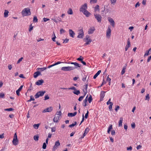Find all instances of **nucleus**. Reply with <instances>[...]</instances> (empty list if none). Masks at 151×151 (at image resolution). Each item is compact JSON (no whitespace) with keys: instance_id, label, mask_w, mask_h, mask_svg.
<instances>
[{"instance_id":"6","label":"nucleus","mask_w":151,"mask_h":151,"mask_svg":"<svg viewBox=\"0 0 151 151\" xmlns=\"http://www.w3.org/2000/svg\"><path fill=\"white\" fill-rule=\"evenodd\" d=\"M87 9V4L86 3H85L83 5H82L81 6L80 9V12H83L86 10Z\"/></svg>"},{"instance_id":"40","label":"nucleus","mask_w":151,"mask_h":151,"mask_svg":"<svg viewBox=\"0 0 151 151\" xmlns=\"http://www.w3.org/2000/svg\"><path fill=\"white\" fill-rule=\"evenodd\" d=\"M83 58L81 56L79 58L77 59V60L81 62V61L83 60Z\"/></svg>"},{"instance_id":"59","label":"nucleus","mask_w":151,"mask_h":151,"mask_svg":"<svg viewBox=\"0 0 151 151\" xmlns=\"http://www.w3.org/2000/svg\"><path fill=\"white\" fill-rule=\"evenodd\" d=\"M111 101V99H110L107 102L106 104L107 105H109V104H110L111 103H112L110 102Z\"/></svg>"},{"instance_id":"54","label":"nucleus","mask_w":151,"mask_h":151,"mask_svg":"<svg viewBox=\"0 0 151 151\" xmlns=\"http://www.w3.org/2000/svg\"><path fill=\"white\" fill-rule=\"evenodd\" d=\"M69 40L67 38L65 40H64V41L63 43H67L68 42Z\"/></svg>"},{"instance_id":"26","label":"nucleus","mask_w":151,"mask_h":151,"mask_svg":"<svg viewBox=\"0 0 151 151\" xmlns=\"http://www.w3.org/2000/svg\"><path fill=\"white\" fill-rule=\"evenodd\" d=\"M9 11L6 10H4V17H7L8 15Z\"/></svg>"},{"instance_id":"46","label":"nucleus","mask_w":151,"mask_h":151,"mask_svg":"<svg viewBox=\"0 0 151 151\" xmlns=\"http://www.w3.org/2000/svg\"><path fill=\"white\" fill-rule=\"evenodd\" d=\"M84 97V96H80L78 99L79 101H81L83 98Z\"/></svg>"},{"instance_id":"3","label":"nucleus","mask_w":151,"mask_h":151,"mask_svg":"<svg viewBox=\"0 0 151 151\" xmlns=\"http://www.w3.org/2000/svg\"><path fill=\"white\" fill-rule=\"evenodd\" d=\"M78 35L77 37L79 38H82L84 36V32L83 28L78 30Z\"/></svg>"},{"instance_id":"35","label":"nucleus","mask_w":151,"mask_h":151,"mask_svg":"<svg viewBox=\"0 0 151 151\" xmlns=\"http://www.w3.org/2000/svg\"><path fill=\"white\" fill-rule=\"evenodd\" d=\"M125 69H126L125 66L123 67V68L122 70V71L121 72V74L122 75L124 74V73H125Z\"/></svg>"},{"instance_id":"29","label":"nucleus","mask_w":151,"mask_h":151,"mask_svg":"<svg viewBox=\"0 0 151 151\" xmlns=\"http://www.w3.org/2000/svg\"><path fill=\"white\" fill-rule=\"evenodd\" d=\"M47 68L46 67L40 68H38L37 69V70H39L40 71H42L46 69Z\"/></svg>"},{"instance_id":"62","label":"nucleus","mask_w":151,"mask_h":151,"mask_svg":"<svg viewBox=\"0 0 151 151\" xmlns=\"http://www.w3.org/2000/svg\"><path fill=\"white\" fill-rule=\"evenodd\" d=\"M86 77L87 76L85 75L84 77H83V78L82 79V80L83 81H85L86 80Z\"/></svg>"},{"instance_id":"51","label":"nucleus","mask_w":151,"mask_h":151,"mask_svg":"<svg viewBox=\"0 0 151 151\" xmlns=\"http://www.w3.org/2000/svg\"><path fill=\"white\" fill-rule=\"evenodd\" d=\"M23 59V57H22L21 58H20V59H19V60H18V61H17V63L18 64L19 63H20V62L22 61Z\"/></svg>"},{"instance_id":"63","label":"nucleus","mask_w":151,"mask_h":151,"mask_svg":"<svg viewBox=\"0 0 151 151\" xmlns=\"http://www.w3.org/2000/svg\"><path fill=\"white\" fill-rule=\"evenodd\" d=\"M149 51L147 50L146 52L145 53L144 56H145L148 55H149Z\"/></svg>"},{"instance_id":"60","label":"nucleus","mask_w":151,"mask_h":151,"mask_svg":"<svg viewBox=\"0 0 151 151\" xmlns=\"http://www.w3.org/2000/svg\"><path fill=\"white\" fill-rule=\"evenodd\" d=\"M106 81H109V82H111V79L109 78V76L107 77Z\"/></svg>"},{"instance_id":"48","label":"nucleus","mask_w":151,"mask_h":151,"mask_svg":"<svg viewBox=\"0 0 151 151\" xmlns=\"http://www.w3.org/2000/svg\"><path fill=\"white\" fill-rule=\"evenodd\" d=\"M68 89H71V90H74V91H76V88L74 87H71V88H68Z\"/></svg>"},{"instance_id":"8","label":"nucleus","mask_w":151,"mask_h":151,"mask_svg":"<svg viewBox=\"0 0 151 151\" xmlns=\"http://www.w3.org/2000/svg\"><path fill=\"white\" fill-rule=\"evenodd\" d=\"M111 30L110 27H109L106 32V37L107 38H109L111 36Z\"/></svg>"},{"instance_id":"58","label":"nucleus","mask_w":151,"mask_h":151,"mask_svg":"<svg viewBox=\"0 0 151 151\" xmlns=\"http://www.w3.org/2000/svg\"><path fill=\"white\" fill-rule=\"evenodd\" d=\"M119 106H116V108H115V110L116 111H117L119 109Z\"/></svg>"},{"instance_id":"55","label":"nucleus","mask_w":151,"mask_h":151,"mask_svg":"<svg viewBox=\"0 0 151 151\" xmlns=\"http://www.w3.org/2000/svg\"><path fill=\"white\" fill-rule=\"evenodd\" d=\"M49 99V97L48 95L45 96V99L44 100H46L47 99Z\"/></svg>"},{"instance_id":"2","label":"nucleus","mask_w":151,"mask_h":151,"mask_svg":"<svg viewBox=\"0 0 151 151\" xmlns=\"http://www.w3.org/2000/svg\"><path fill=\"white\" fill-rule=\"evenodd\" d=\"M21 13L23 16H29L31 14L30 9L29 8L24 9L22 10Z\"/></svg>"},{"instance_id":"9","label":"nucleus","mask_w":151,"mask_h":151,"mask_svg":"<svg viewBox=\"0 0 151 151\" xmlns=\"http://www.w3.org/2000/svg\"><path fill=\"white\" fill-rule=\"evenodd\" d=\"M86 39L87 40L86 43L84 44L85 45H86L89 44L91 42L92 40L89 38V36L86 35Z\"/></svg>"},{"instance_id":"1","label":"nucleus","mask_w":151,"mask_h":151,"mask_svg":"<svg viewBox=\"0 0 151 151\" xmlns=\"http://www.w3.org/2000/svg\"><path fill=\"white\" fill-rule=\"evenodd\" d=\"M70 63L72 64H74V66L63 67L62 68L61 70L64 71H69L81 67V66H80L77 63L71 62Z\"/></svg>"},{"instance_id":"14","label":"nucleus","mask_w":151,"mask_h":151,"mask_svg":"<svg viewBox=\"0 0 151 151\" xmlns=\"http://www.w3.org/2000/svg\"><path fill=\"white\" fill-rule=\"evenodd\" d=\"M82 12L87 17H89L91 15V13L89 12L87 10L83 12Z\"/></svg>"},{"instance_id":"18","label":"nucleus","mask_w":151,"mask_h":151,"mask_svg":"<svg viewBox=\"0 0 151 151\" xmlns=\"http://www.w3.org/2000/svg\"><path fill=\"white\" fill-rule=\"evenodd\" d=\"M95 30V29L94 27H92L90 28L88 31V34H92L94 31Z\"/></svg>"},{"instance_id":"64","label":"nucleus","mask_w":151,"mask_h":151,"mask_svg":"<svg viewBox=\"0 0 151 151\" xmlns=\"http://www.w3.org/2000/svg\"><path fill=\"white\" fill-rule=\"evenodd\" d=\"M112 129V126L111 124L110 125L108 128V129L110 130Z\"/></svg>"},{"instance_id":"45","label":"nucleus","mask_w":151,"mask_h":151,"mask_svg":"<svg viewBox=\"0 0 151 151\" xmlns=\"http://www.w3.org/2000/svg\"><path fill=\"white\" fill-rule=\"evenodd\" d=\"M5 111H13V109L12 108H10L9 109H4Z\"/></svg>"},{"instance_id":"37","label":"nucleus","mask_w":151,"mask_h":151,"mask_svg":"<svg viewBox=\"0 0 151 151\" xmlns=\"http://www.w3.org/2000/svg\"><path fill=\"white\" fill-rule=\"evenodd\" d=\"M33 21L35 22H38V19L35 16L34 17Z\"/></svg>"},{"instance_id":"50","label":"nucleus","mask_w":151,"mask_h":151,"mask_svg":"<svg viewBox=\"0 0 151 151\" xmlns=\"http://www.w3.org/2000/svg\"><path fill=\"white\" fill-rule=\"evenodd\" d=\"M97 0H91L90 3H96L97 2Z\"/></svg>"},{"instance_id":"11","label":"nucleus","mask_w":151,"mask_h":151,"mask_svg":"<svg viewBox=\"0 0 151 151\" xmlns=\"http://www.w3.org/2000/svg\"><path fill=\"white\" fill-rule=\"evenodd\" d=\"M52 110V107H50L45 109L43 111V113L46 112H50Z\"/></svg>"},{"instance_id":"13","label":"nucleus","mask_w":151,"mask_h":151,"mask_svg":"<svg viewBox=\"0 0 151 151\" xmlns=\"http://www.w3.org/2000/svg\"><path fill=\"white\" fill-rule=\"evenodd\" d=\"M44 82V81L42 79H41L38 80L36 82L35 84L36 85L38 86L41 85Z\"/></svg>"},{"instance_id":"17","label":"nucleus","mask_w":151,"mask_h":151,"mask_svg":"<svg viewBox=\"0 0 151 151\" xmlns=\"http://www.w3.org/2000/svg\"><path fill=\"white\" fill-rule=\"evenodd\" d=\"M89 130V129L87 127L85 130L84 132L83 133V135L81 137V138H83L84 136L88 133Z\"/></svg>"},{"instance_id":"39","label":"nucleus","mask_w":151,"mask_h":151,"mask_svg":"<svg viewBox=\"0 0 151 151\" xmlns=\"http://www.w3.org/2000/svg\"><path fill=\"white\" fill-rule=\"evenodd\" d=\"M77 124V122H74V123L72 124H70V125L69 127H73L74 126H75V125H76Z\"/></svg>"},{"instance_id":"16","label":"nucleus","mask_w":151,"mask_h":151,"mask_svg":"<svg viewBox=\"0 0 151 151\" xmlns=\"http://www.w3.org/2000/svg\"><path fill=\"white\" fill-rule=\"evenodd\" d=\"M69 32L70 36L71 37L73 38L75 35V33L72 30L70 29L69 30Z\"/></svg>"},{"instance_id":"22","label":"nucleus","mask_w":151,"mask_h":151,"mask_svg":"<svg viewBox=\"0 0 151 151\" xmlns=\"http://www.w3.org/2000/svg\"><path fill=\"white\" fill-rule=\"evenodd\" d=\"M41 73L39 71H37L35 72L33 75V77L34 78H36L39 75H40Z\"/></svg>"},{"instance_id":"20","label":"nucleus","mask_w":151,"mask_h":151,"mask_svg":"<svg viewBox=\"0 0 151 151\" xmlns=\"http://www.w3.org/2000/svg\"><path fill=\"white\" fill-rule=\"evenodd\" d=\"M77 112H75L74 113H69L68 114V116L69 117H73L76 116L77 114Z\"/></svg>"},{"instance_id":"27","label":"nucleus","mask_w":151,"mask_h":151,"mask_svg":"<svg viewBox=\"0 0 151 151\" xmlns=\"http://www.w3.org/2000/svg\"><path fill=\"white\" fill-rule=\"evenodd\" d=\"M67 13L69 14H73V12L71 8H69L67 11Z\"/></svg>"},{"instance_id":"7","label":"nucleus","mask_w":151,"mask_h":151,"mask_svg":"<svg viewBox=\"0 0 151 151\" xmlns=\"http://www.w3.org/2000/svg\"><path fill=\"white\" fill-rule=\"evenodd\" d=\"M60 143L59 142V141L58 140L56 141L55 143V145L53 147L52 150L55 151V150H57L58 147L60 146Z\"/></svg>"},{"instance_id":"38","label":"nucleus","mask_w":151,"mask_h":151,"mask_svg":"<svg viewBox=\"0 0 151 151\" xmlns=\"http://www.w3.org/2000/svg\"><path fill=\"white\" fill-rule=\"evenodd\" d=\"M61 112L60 111H57V113H56V114L55 115L57 116H59L61 115Z\"/></svg>"},{"instance_id":"32","label":"nucleus","mask_w":151,"mask_h":151,"mask_svg":"<svg viewBox=\"0 0 151 151\" xmlns=\"http://www.w3.org/2000/svg\"><path fill=\"white\" fill-rule=\"evenodd\" d=\"M40 125L39 124H34L33 127L34 128H35V129H37Z\"/></svg>"},{"instance_id":"15","label":"nucleus","mask_w":151,"mask_h":151,"mask_svg":"<svg viewBox=\"0 0 151 151\" xmlns=\"http://www.w3.org/2000/svg\"><path fill=\"white\" fill-rule=\"evenodd\" d=\"M130 46V43L129 39H128L127 40V45H126L125 47V50L127 51L129 47Z\"/></svg>"},{"instance_id":"23","label":"nucleus","mask_w":151,"mask_h":151,"mask_svg":"<svg viewBox=\"0 0 151 151\" xmlns=\"http://www.w3.org/2000/svg\"><path fill=\"white\" fill-rule=\"evenodd\" d=\"M23 87V85L21 86H20V87L17 90L16 92V93L17 95L19 96V95L20 91L22 89Z\"/></svg>"},{"instance_id":"19","label":"nucleus","mask_w":151,"mask_h":151,"mask_svg":"<svg viewBox=\"0 0 151 151\" xmlns=\"http://www.w3.org/2000/svg\"><path fill=\"white\" fill-rule=\"evenodd\" d=\"M59 118L60 116H59L55 115V116L53 118V121L55 122H58Z\"/></svg>"},{"instance_id":"31","label":"nucleus","mask_w":151,"mask_h":151,"mask_svg":"<svg viewBox=\"0 0 151 151\" xmlns=\"http://www.w3.org/2000/svg\"><path fill=\"white\" fill-rule=\"evenodd\" d=\"M73 93L74 94H76L77 95H78L80 93V91H79V90H76V91H73Z\"/></svg>"},{"instance_id":"33","label":"nucleus","mask_w":151,"mask_h":151,"mask_svg":"<svg viewBox=\"0 0 151 151\" xmlns=\"http://www.w3.org/2000/svg\"><path fill=\"white\" fill-rule=\"evenodd\" d=\"M88 101L87 99H85L83 101V106H86L87 105V103Z\"/></svg>"},{"instance_id":"49","label":"nucleus","mask_w":151,"mask_h":151,"mask_svg":"<svg viewBox=\"0 0 151 151\" xmlns=\"http://www.w3.org/2000/svg\"><path fill=\"white\" fill-rule=\"evenodd\" d=\"M150 99V97H149V94H147V95L145 97V100H147L148 101H149Z\"/></svg>"},{"instance_id":"43","label":"nucleus","mask_w":151,"mask_h":151,"mask_svg":"<svg viewBox=\"0 0 151 151\" xmlns=\"http://www.w3.org/2000/svg\"><path fill=\"white\" fill-rule=\"evenodd\" d=\"M46 143L44 142L43 143V146H42V148L43 149H45L46 147Z\"/></svg>"},{"instance_id":"44","label":"nucleus","mask_w":151,"mask_h":151,"mask_svg":"<svg viewBox=\"0 0 151 151\" xmlns=\"http://www.w3.org/2000/svg\"><path fill=\"white\" fill-rule=\"evenodd\" d=\"M4 93H0V98H4Z\"/></svg>"},{"instance_id":"52","label":"nucleus","mask_w":151,"mask_h":151,"mask_svg":"<svg viewBox=\"0 0 151 151\" xmlns=\"http://www.w3.org/2000/svg\"><path fill=\"white\" fill-rule=\"evenodd\" d=\"M88 113H89L88 111H87V113L85 115V118L86 119H87L88 118Z\"/></svg>"},{"instance_id":"25","label":"nucleus","mask_w":151,"mask_h":151,"mask_svg":"<svg viewBox=\"0 0 151 151\" xmlns=\"http://www.w3.org/2000/svg\"><path fill=\"white\" fill-rule=\"evenodd\" d=\"M101 70H99L94 75L93 78L94 79H96L98 76L101 73Z\"/></svg>"},{"instance_id":"47","label":"nucleus","mask_w":151,"mask_h":151,"mask_svg":"<svg viewBox=\"0 0 151 151\" xmlns=\"http://www.w3.org/2000/svg\"><path fill=\"white\" fill-rule=\"evenodd\" d=\"M113 105V103H111L110 104L109 106V109L111 111L112 109V106Z\"/></svg>"},{"instance_id":"41","label":"nucleus","mask_w":151,"mask_h":151,"mask_svg":"<svg viewBox=\"0 0 151 151\" xmlns=\"http://www.w3.org/2000/svg\"><path fill=\"white\" fill-rule=\"evenodd\" d=\"M111 4L114 5L116 2V0H110Z\"/></svg>"},{"instance_id":"53","label":"nucleus","mask_w":151,"mask_h":151,"mask_svg":"<svg viewBox=\"0 0 151 151\" xmlns=\"http://www.w3.org/2000/svg\"><path fill=\"white\" fill-rule=\"evenodd\" d=\"M60 34H62L65 32V31L63 29H60Z\"/></svg>"},{"instance_id":"24","label":"nucleus","mask_w":151,"mask_h":151,"mask_svg":"<svg viewBox=\"0 0 151 151\" xmlns=\"http://www.w3.org/2000/svg\"><path fill=\"white\" fill-rule=\"evenodd\" d=\"M123 119L122 117H121L120 118V120L118 122L119 126L121 127L122 126V123L123 122Z\"/></svg>"},{"instance_id":"5","label":"nucleus","mask_w":151,"mask_h":151,"mask_svg":"<svg viewBox=\"0 0 151 151\" xmlns=\"http://www.w3.org/2000/svg\"><path fill=\"white\" fill-rule=\"evenodd\" d=\"M94 16L98 22H101L102 17L100 15L97 14H94Z\"/></svg>"},{"instance_id":"57","label":"nucleus","mask_w":151,"mask_h":151,"mask_svg":"<svg viewBox=\"0 0 151 151\" xmlns=\"http://www.w3.org/2000/svg\"><path fill=\"white\" fill-rule=\"evenodd\" d=\"M49 20H50V19H47V18H46L45 17H44L43 18V20L44 22H46L47 21H48Z\"/></svg>"},{"instance_id":"28","label":"nucleus","mask_w":151,"mask_h":151,"mask_svg":"<svg viewBox=\"0 0 151 151\" xmlns=\"http://www.w3.org/2000/svg\"><path fill=\"white\" fill-rule=\"evenodd\" d=\"M99 5H96V6L94 7V11L95 12H96L97 11H99Z\"/></svg>"},{"instance_id":"56","label":"nucleus","mask_w":151,"mask_h":151,"mask_svg":"<svg viewBox=\"0 0 151 151\" xmlns=\"http://www.w3.org/2000/svg\"><path fill=\"white\" fill-rule=\"evenodd\" d=\"M53 34L54 35V36L53 38H52V41H53L55 42V38H56V36H55V33H54V32L53 33Z\"/></svg>"},{"instance_id":"36","label":"nucleus","mask_w":151,"mask_h":151,"mask_svg":"<svg viewBox=\"0 0 151 151\" xmlns=\"http://www.w3.org/2000/svg\"><path fill=\"white\" fill-rule=\"evenodd\" d=\"M30 99L28 100V102H30L31 101H34L35 100V99L32 96H30Z\"/></svg>"},{"instance_id":"4","label":"nucleus","mask_w":151,"mask_h":151,"mask_svg":"<svg viewBox=\"0 0 151 151\" xmlns=\"http://www.w3.org/2000/svg\"><path fill=\"white\" fill-rule=\"evenodd\" d=\"M45 91H40L37 92L35 95V99H37L39 98L40 96H42L45 93Z\"/></svg>"},{"instance_id":"61","label":"nucleus","mask_w":151,"mask_h":151,"mask_svg":"<svg viewBox=\"0 0 151 151\" xmlns=\"http://www.w3.org/2000/svg\"><path fill=\"white\" fill-rule=\"evenodd\" d=\"M135 124L134 123H132L131 124V127L133 129L135 128Z\"/></svg>"},{"instance_id":"12","label":"nucleus","mask_w":151,"mask_h":151,"mask_svg":"<svg viewBox=\"0 0 151 151\" xmlns=\"http://www.w3.org/2000/svg\"><path fill=\"white\" fill-rule=\"evenodd\" d=\"M106 92L105 91H102L100 93V101H102L103 100L105 96V93Z\"/></svg>"},{"instance_id":"34","label":"nucleus","mask_w":151,"mask_h":151,"mask_svg":"<svg viewBox=\"0 0 151 151\" xmlns=\"http://www.w3.org/2000/svg\"><path fill=\"white\" fill-rule=\"evenodd\" d=\"M88 102L89 103H91L92 100V98L91 96L90 95V96L89 97L88 99Z\"/></svg>"},{"instance_id":"30","label":"nucleus","mask_w":151,"mask_h":151,"mask_svg":"<svg viewBox=\"0 0 151 151\" xmlns=\"http://www.w3.org/2000/svg\"><path fill=\"white\" fill-rule=\"evenodd\" d=\"M39 137L38 135H35L34 136V139L35 141H37L39 139Z\"/></svg>"},{"instance_id":"21","label":"nucleus","mask_w":151,"mask_h":151,"mask_svg":"<svg viewBox=\"0 0 151 151\" xmlns=\"http://www.w3.org/2000/svg\"><path fill=\"white\" fill-rule=\"evenodd\" d=\"M12 142L13 144L15 145H17L18 143V140L17 138H16V139L15 138H13Z\"/></svg>"},{"instance_id":"42","label":"nucleus","mask_w":151,"mask_h":151,"mask_svg":"<svg viewBox=\"0 0 151 151\" xmlns=\"http://www.w3.org/2000/svg\"><path fill=\"white\" fill-rule=\"evenodd\" d=\"M33 89V88H32V84L31 83L30 85V86H29V88L28 89L27 91H30L31 90H32Z\"/></svg>"},{"instance_id":"10","label":"nucleus","mask_w":151,"mask_h":151,"mask_svg":"<svg viewBox=\"0 0 151 151\" xmlns=\"http://www.w3.org/2000/svg\"><path fill=\"white\" fill-rule=\"evenodd\" d=\"M108 21L110 23L111 25L114 27L115 26V22L114 20L111 17L108 18Z\"/></svg>"}]
</instances>
